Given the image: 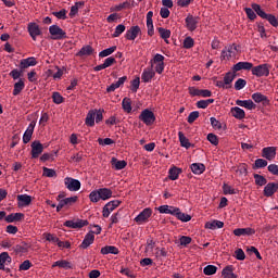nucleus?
Here are the masks:
<instances>
[{"instance_id":"1","label":"nucleus","mask_w":278,"mask_h":278,"mask_svg":"<svg viewBox=\"0 0 278 278\" xmlns=\"http://www.w3.org/2000/svg\"><path fill=\"white\" fill-rule=\"evenodd\" d=\"M245 13L248 17H250V21H255L257 13L260 17H265L266 21L271 24V26H278V20L276 15L267 14V12L262 9L261 4H252V7H245Z\"/></svg>"},{"instance_id":"2","label":"nucleus","mask_w":278,"mask_h":278,"mask_svg":"<svg viewBox=\"0 0 278 278\" xmlns=\"http://www.w3.org/2000/svg\"><path fill=\"white\" fill-rule=\"evenodd\" d=\"M103 117L104 116L102 109H91L90 111H88L85 119V125H87V127H94L96 122L97 125H99V123L103 121Z\"/></svg>"},{"instance_id":"3","label":"nucleus","mask_w":278,"mask_h":278,"mask_svg":"<svg viewBox=\"0 0 278 278\" xmlns=\"http://www.w3.org/2000/svg\"><path fill=\"white\" fill-rule=\"evenodd\" d=\"M153 215V210L151 206H146L144 210L139 212V215H136L135 223H138L139 226L144 225V223H149L150 217Z\"/></svg>"},{"instance_id":"4","label":"nucleus","mask_w":278,"mask_h":278,"mask_svg":"<svg viewBox=\"0 0 278 278\" xmlns=\"http://www.w3.org/2000/svg\"><path fill=\"white\" fill-rule=\"evenodd\" d=\"M252 75H256V78H263V76L270 75V64H252Z\"/></svg>"},{"instance_id":"5","label":"nucleus","mask_w":278,"mask_h":278,"mask_svg":"<svg viewBox=\"0 0 278 278\" xmlns=\"http://www.w3.org/2000/svg\"><path fill=\"white\" fill-rule=\"evenodd\" d=\"M165 56H163V53H155L153 59H151V64L155 65V73L162 74L165 70Z\"/></svg>"},{"instance_id":"6","label":"nucleus","mask_w":278,"mask_h":278,"mask_svg":"<svg viewBox=\"0 0 278 278\" xmlns=\"http://www.w3.org/2000/svg\"><path fill=\"white\" fill-rule=\"evenodd\" d=\"M139 118L141 119V122L144 123V125H154L156 116L154 114V111H151L150 109H144L143 111H141Z\"/></svg>"},{"instance_id":"7","label":"nucleus","mask_w":278,"mask_h":278,"mask_svg":"<svg viewBox=\"0 0 278 278\" xmlns=\"http://www.w3.org/2000/svg\"><path fill=\"white\" fill-rule=\"evenodd\" d=\"M49 31L51 40H63V38H66V31L58 25L50 26Z\"/></svg>"},{"instance_id":"8","label":"nucleus","mask_w":278,"mask_h":278,"mask_svg":"<svg viewBox=\"0 0 278 278\" xmlns=\"http://www.w3.org/2000/svg\"><path fill=\"white\" fill-rule=\"evenodd\" d=\"M122 204V201L114 199L113 201H108V204H104L102 210L103 217H110L111 213L116 210L117 206Z\"/></svg>"},{"instance_id":"9","label":"nucleus","mask_w":278,"mask_h":278,"mask_svg":"<svg viewBox=\"0 0 278 278\" xmlns=\"http://www.w3.org/2000/svg\"><path fill=\"white\" fill-rule=\"evenodd\" d=\"M189 94L207 97V100H213L211 89H197V86H189Z\"/></svg>"},{"instance_id":"10","label":"nucleus","mask_w":278,"mask_h":278,"mask_svg":"<svg viewBox=\"0 0 278 278\" xmlns=\"http://www.w3.org/2000/svg\"><path fill=\"white\" fill-rule=\"evenodd\" d=\"M30 147H31L30 153H31L33 160H37V157H40V155L45 151V146H42L39 140L33 141Z\"/></svg>"},{"instance_id":"11","label":"nucleus","mask_w":278,"mask_h":278,"mask_svg":"<svg viewBox=\"0 0 278 278\" xmlns=\"http://www.w3.org/2000/svg\"><path fill=\"white\" fill-rule=\"evenodd\" d=\"M155 70H153V64H151V67H147L143 70V73L141 74V80H143L144 84H150L152 78L155 76Z\"/></svg>"},{"instance_id":"12","label":"nucleus","mask_w":278,"mask_h":278,"mask_svg":"<svg viewBox=\"0 0 278 278\" xmlns=\"http://www.w3.org/2000/svg\"><path fill=\"white\" fill-rule=\"evenodd\" d=\"M142 34V28L140 26H130V28H127V31L125 34L126 39H137V37Z\"/></svg>"},{"instance_id":"13","label":"nucleus","mask_w":278,"mask_h":278,"mask_svg":"<svg viewBox=\"0 0 278 278\" xmlns=\"http://www.w3.org/2000/svg\"><path fill=\"white\" fill-rule=\"evenodd\" d=\"M262 154H263V157H265V160L268 163V160H275L276 154H277V148L276 147H264L262 149Z\"/></svg>"},{"instance_id":"14","label":"nucleus","mask_w":278,"mask_h":278,"mask_svg":"<svg viewBox=\"0 0 278 278\" xmlns=\"http://www.w3.org/2000/svg\"><path fill=\"white\" fill-rule=\"evenodd\" d=\"M230 112H231V115L235 116V118H245V116H247V113L243 110V106L238 105V100H236V105L232 106Z\"/></svg>"},{"instance_id":"15","label":"nucleus","mask_w":278,"mask_h":278,"mask_svg":"<svg viewBox=\"0 0 278 278\" xmlns=\"http://www.w3.org/2000/svg\"><path fill=\"white\" fill-rule=\"evenodd\" d=\"M112 64H116V59L112 56V53L109 54L108 59H104L102 64H97L94 70L99 73L100 70H106V66H112Z\"/></svg>"},{"instance_id":"16","label":"nucleus","mask_w":278,"mask_h":278,"mask_svg":"<svg viewBox=\"0 0 278 278\" xmlns=\"http://www.w3.org/2000/svg\"><path fill=\"white\" fill-rule=\"evenodd\" d=\"M36 127V122L33 121L29 126L27 127L26 131L23 136V142L24 144H27L31 140V136H34V129Z\"/></svg>"},{"instance_id":"17","label":"nucleus","mask_w":278,"mask_h":278,"mask_svg":"<svg viewBox=\"0 0 278 278\" xmlns=\"http://www.w3.org/2000/svg\"><path fill=\"white\" fill-rule=\"evenodd\" d=\"M278 190V182H265V188H264V195L270 197L274 195L275 192Z\"/></svg>"},{"instance_id":"18","label":"nucleus","mask_w":278,"mask_h":278,"mask_svg":"<svg viewBox=\"0 0 278 278\" xmlns=\"http://www.w3.org/2000/svg\"><path fill=\"white\" fill-rule=\"evenodd\" d=\"M28 34L33 40H36V36H40L42 34V30H40V26L36 23H29L28 24Z\"/></svg>"},{"instance_id":"19","label":"nucleus","mask_w":278,"mask_h":278,"mask_svg":"<svg viewBox=\"0 0 278 278\" xmlns=\"http://www.w3.org/2000/svg\"><path fill=\"white\" fill-rule=\"evenodd\" d=\"M94 242V231H88L87 235H85L83 242L80 243V248L87 249L90 248V244H93Z\"/></svg>"},{"instance_id":"20","label":"nucleus","mask_w":278,"mask_h":278,"mask_svg":"<svg viewBox=\"0 0 278 278\" xmlns=\"http://www.w3.org/2000/svg\"><path fill=\"white\" fill-rule=\"evenodd\" d=\"M37 64H38V61H36V58L30 56V58L21 60L20 68L21 71H25V68H29V66H36Z\"/></svg>"},{"instance_id":"21","label":"nucleus","mask_w":278,"mask_h":278,"mask_svg":"<svg viewBox=\"0 0 278 278\" xmlns=\"http://www.w3.org/2000/svg\"><path fill=\"white\" fill-rule=\"evenodd\" d=\"M199 17H194V15H187L186 17V26L189 28V31H194L198 28Z\"/></svg>"},{"instance_id":"22","label":"nucleus","mask_w":278,"mask_h":278,"mask_svg":"<svg viewBox=\"0 0 278 278\" xmlns=\"http://www.w3.org/2000/svg\"><path fill=\"white\" fill-rule=\"evenodd\" d=\"M153 15H154V12L152 10L147 12V26H148V34L150 37H152L154 34Z\"/></svg>"},{"instance_id":"23","label":"nucleus","mask_w":278,"mask_h":278,"mask_svg":"<svg viewBox=\"0 0 278 278\" xmlns=\"http://www.w3.org/2000/svg\"><path fill=\"white\" fill-rule=\"evenodd\" d=\"M233 51H235L233 46H226L225 48H223L222 55H220L222 62H229Z\"/></svg>"},{"instance_id":"24","label":"nucleus","mask_w":278,"mask_h":278,"mask_svg":"<svg viewBox=\"0 0 278 278\" xmlns=\"http://www.w3.org/2000/svg\"><path fill=\"white\" fill-rule=\"evenodd\" d=\"M233 73H239L240 70H251L253 73V63L252 62H237L233 64Z\"/></svg>"},{"instance_id":"25","label":"nucleus","mask_w":278,"mask_h":278,"mask_svg":"<svg viewBox=\"0 0 278 278\" xmlns=\"http://www.w3.org/2000/svg\"><path fill=\"white\" fill-rule=\"evenodd\" d=\"M252 101L254 102V105H256V102H263V104H268L269 102L267 96L263 94L262 91H254Z\"/></svg>"},{"instance_id":"26","label":"nucleus","mask_w":278,"mask_h":278,"mask_svg":"<svg viewBox=\"0 0 278 278\" xmlns=\"http://www.w3.org/2000/svg\"><path fill=\"white\" fill-rule=\"evenodd\" d=\"M89 226V220L81 219V217H73L71 220V228H84Z\"/></svg>"},{"instance_id":"27","label":"nucleus","mask_w":278,"mask_h":278,"mask_svg":"<svg viewBox=\"0 0 278 278\" xmlns=\"http://www.w3.org/2000/svg\"><path fill=\"white\" fill-rule=\"evenodd\" d=\"M127 80V75H122L118 80H115L114 84H111L106 87V91H115L116 89H119V86H123L125 81Z\"/></svg>"},{"instance_id":"28","label":"nucleus","mask_w":278,"mask_h":278,"mask_svg":"<svg viewBox=\"0 0 278 278\" xmlns=\"http://www.w3.org/2000/svg\"><path fill=\"white\" fill-rule=\"evenodd\" d=\"M159 212L163 215H176V206H170L169 204H162L159 206Z\"/></svg>"},{"instance_id":"29","label":"nucleus","mask_w":278,"mask_h":278,"mask_svg":"<svg viewBox=\"0 0 278 278\" xmlns=\"http://www.w3.org/2000/svg\"><path fill=\"white\" fill-rule=\"evenodd\" d=\"M237 105H241L243 111L244 108H248V111H253L256 108L253 98L252 100H237Z\"/></svg>"},{"instance_id":"30","label":"nucleus","mask_w":278,"mask_h":278,"mask_svg":"<svg viewBox=\"0 0 278 278\" xmlns=\"http://www.w3.org/2000/svg\"><path fill=\"white\" fill-rule=\"evenodd\" d=\"M222 275H223V278H238V275L233 273L232 264H228L227 267H224Z\"/></svg>"},{"instance_id":"31","label":"nucleus","mask_w":278,"mask_h":278,"mask_svg":"<svg viewBox=\"0 0 278 278\" xmlns=\"http://www.w3.org/2000/svg\"><path fill=\"white\" fill-rule=\"evenodd\" d=\"M25 218V214L23 213H11L5 217L8 223H18Z\"/></svg>"},{"instance_id":"32","label":"nucleus","mask_w":278,"mask_h":278,"mask_svg":"<svg viewBox=\"0 0 278 278\" xmlns=\"http://www.w3.org/2000/svg\"><path fill=\"white\" fill-rule=\"evenodd\" d=\"M175 215L178 217V220H182L184 223L191 220V215L186 214V212H181L179 206H175Z\"/></svg>"},{"instance_id":"33","label":"nucleus","mask_w":278,"mask_h":278,"mask_svg":"<svg viewBox=\"0 0 278 278\" xmlns=\"http://www.w3.org/2000/svg\"><path fill=\"white\" fill-rule=\"evenodd\" d=\"M191 170L193 174H204L206 165L204 163H191Z\"/></svg>"},{"instance_id":"34","label":"nucleus","mask_w":278,"mask_h":278,"mask_svg":"<svg viewBox=\"0 0 278 278\" xmlns=\"http://www.w3.org/2000/svg\"><path fill=\"white\" fill-rule=\"evenodd\" d=\"M101 253L103 255H108L109 253L117 255L119 253V249L116 248V245H104L103 248H101Z\"/></svg>"},{"instance_id":"35","label":"nucleus","mask_w":278,"mask_h":278,"mask_svg":"<svg viewBox=\"0 0 278 278\" xmlns=\"http://www.w3.org/2000/svg\"><path fill=\"white\" fill-rule=\"evenodd\" d=\"M8 260H10V254H8V252H2L0 254V270L10 273V268H5V262H8Z\"/></svg>"},{"instance_id":"36","label":"nucleus","mask_w":278,"mask_h":278,"mask_svg":"<svg viewBox=\"0 0 278 278\" xmlns=\"http://www.w3.org/2000/svg\"><path fill=\"white\" fill-rule=\"evenodd\" d=\"M18 205L27 206L31 205V197L27 194L17 195Z\"/></svg>"},{"instance_id":"37","label":"nucleus","mask_w":278,"mask_h":278,"mask_svg":"<svg viewBox=\"0 0 278 278\" xmlns=\"http://www.w3.org/2000/svg\"><path fill=\"white\" fill-rule=\"evenodd\" d=\"M29 243L22 242L21 244H17L13 248V251L18 255V253H27L29 251Z\"/></svg>"},{"instance_id":"38","label":"nucleus","mask_w":278,"mask_h":278,"mask_svg":"<svg viewBox=\"0 0 278 278\" xmlns=\"http://www.w3.org/2000/svg\"><path fill=\"white\" fill-rule=\"evenodd\" d=\"M111 163L113 165V168L116 170H122L123 168H126L127 162L126 161H118L117 157H112Z\"/></svg>"},{"instance_id":"39","label":"nucleus","mask_w":278,"mask_h":278,"mask_svg":"<svg viewBox=\"0 0 278 278\" xmlns=\"http://www.w3.org/2000/svg\"><path fill=\"white\" fill-rule=\"evenodd\" d=\"M182 173V168H178L177 165H173L172 168H169V179L176 180L179 179V174Z\"/></svg>"},{"instance_id":"40","label":"nucleus","mask_w":278,"mask_h":278,"mask_svg":"<svg viewBox=\"0 0 278 278\" xmlns=\"http://www.w3.org/2000/svg\"><path fill=\"white\" fill-rule=\"evenodd\" d=\"M159 34H160V37H162V39L165 40V42H168L172 31H170V28H164L163 26H160Z\"/></svg>"},{"instance_id":"41","label":"nucleus","mask_w":278,"mask_h":278,"mask_svg":"<svg viewBox=\"0 0 278 278\" xmlns=\"http://www.w3.org/2000/svg\"><path fill=\"white\" fill-rule=\"evenodd\" d=\"M24 88H25V81H23V79H20L17 83L14 84L13 96L16 97L21 94Z\"/></svg>"},{"instance_id":"42","label":"nucleus","mask_w":278,"mask_h":278,"mask_svg":"<svg viewBox=\"0 0 278 278\" xmlns=\"http://www.w3.org/2000/svg\"><path fill=\"white\" fill-rule=\"evenodd\" d=\"M89 200L92 201L93 204H97V202L101 200V188L98 190H91L89 193Z\"/></svg>"},{"instance_id":"43","label":"nucleus","mask_w":278,"mask_h":278,"mask_svg":"<svg viewBox=\"0 0 278 278\" xmlns=\"http://www.w3.org/2000/svg\"><path fill=\"white\" fill-rule=\"evenodd\" d=\"M225 226L223 220H208L207 224H205V228L216 229V228H223Z\"/></svg>"},{"instance_id":"44","label":"nucleus","mask_w":278,"mask_h":278,"mask_svg":"<svg viewBox=\"0 0 278 278\" xmlns=\"http://www.w3.org/2000/svg\"><path fill=\"white\" fill-rule=\"evenodd\" d=\"M112 195H113V192L110 188H100V199H102V201L112 199Z\"/></svg>"},{"instance_id":"45","label":"nucleus","mask_w":278,"mask_h":278,"mask_svg":"<svg viewBox=\"0 0 278 278\" xmlns=\"http://www.w3.org/2000/svg\"><path fill=\"white\" fill-rule=\"evenodd\" d=\"M178 136H179V141L181 143V147H185L186 149H190L191 143H190L189 138H187V136H185V132L179 130Z\"/></svg>"},{"instance_id":"46","label":"nucleus","mask_w":278,"mask_h":278,"mask_svg":"<svg viewBox=\"0 0 278 278\" xmlns=\"http://www.w3.org/2000/svg\"><path fill=\"white\" fill-rule=\"evenodd\" d=\"M122 108H123V111H125L126 113H131V111H132L131 99L124 98L123 102H122Z\"/></svg>"},{"instance_id":"47","label":"nucleus","mask_w":278,"mask_h":278,"mask_svg":"<svg viewBox=\"0 0 278 278\" xmlns=\"http://www.w3.org/2000/svg\"><path fill=\"white\" fill-rule=\"evenodd\" d=\"M92 53H94V48H92V46H83L77 55H91Z\"/></svg>"},{"instance_id":"48","label":"nucleus","mask_w":278,"mask_h":278,"mask_svg":"<svg viewBox=\"0 0 278 278\" xmlns=\"http://www.w3.org/2000/svg\"><path fill=\"white\" fill-rule=\"evenodd\" d=\"M217 269L218 267H216L215 264H207L206 267H204L203 273L204 275H215Z\"/></svg>"},{"instance_id":"49","label":"nucleus","mask_w":278,"mask_h":278,"mask_svg":"<svg viewBox=\"0 0 278 278\" xmlns=\"http://www.w3.org/2000/svg\"><path fill=\"white\" fill-rule=\"evenodd\" d=\"M268 165L266 157H264V154H262V157H257L254 163V168H265V166Z\"/></svg>"},{"instance_id":"50","label":"nucleus","mask_w":278,"mask_h":278,"mask_svg":"<svg viewBox=\"0 0 278 278\" xmlns=\"http://www.w3.org/2000/svg\"><path fill=\"white\" fill-rule=\"evenodd\" d=\"M116 50V46H112L111 48H104L103 51H100L99 55L100 58L104 59V58H109V55L111 53H114Z\"/></svg>"},{"instance_id":"51","label":"nucleus","mask_w":278,"mask_h":278,"mask_svg":"<svg viewBox=\"0 0 278 278\" xmlns=\"http://www.w3.org/2000/svg\"><path fill=\"white\" fill-rule=\"evenodd\" d=\"M254 180L255 185H258L260 187H263L265 185L266 187V177H263V174H254Z\"/></svg>"},{"instance_id":"52","label":"nucleus","mask_w":278,"mask_h":278,"mask_svg":"<svg viewBox=\"0 0 278 278\" xmlns=\"http://www.w3.org/2000/svg\"><path fill=\"white\" fill-rule=\"evenodd\" d=\"M235 78H236V75L233 73H226V75H224L225 87L230 86L235 80Z\"/></svg>"},{"instance_id":"53","label":"nucleus","mask_w":278,"mask_h":278,"mask_svg":"<svg viewBox=\"0 0 278 278\" xmlns=\"http://www.w3.org/2000/svg\"><path fill=\"white\" fill-rule=\"evenodd\" d=\"M223 191L225 192V195H233L235 192H237L236 188H232L231 185L227 184L223 185Z\"/></svg>"},{"instance_id":"54","label":"nucleus","mask_w":278,"mask_h":278,"mask_svg":"<svg viewBox=\"0 0 278 278\" xmlns=\"http://www.w3.org/2000/svg\"><path fill=\"white\" fill-rule=\"evenodd\" d=\"M81 189V182L79 179H74L73 177L71 178V190L72 191H77Z\"/></svg>"},{"instance_id":"55","label":"nucleus","mask_w":278,"mask_h":278,"mask_svg":"<svg viewBox=\"0 0 278 278\" xmlns=\"http://www.w3.org/2000/svg\"><path fill=\"white\" fill-rule=\"evenodd\" d=\"M237 174H239L240 176H247V174H248L247 163H240V165H238Z\"/></svg>"},{"instance_id":"56","label":"nucleus","mask_w":278,"mask_h":278,"mask_svg":"<svg viewBox=\"0 0 278 278\" xmlns=\"http://www.w3.org/2000/svg\"><path fill=\"white\" fill-rule=\"evenodd\" d=\"M55 266H59V268H71V263L68 261H56L53 263L52 268H55Z\"/></svg>"},{"instance_id":"57","label":"nucleus","mask_w":278,"mask_h":278,"mask_svg":"<svg viewBox=\"0 0 278 278\" xmlns=\"http://www.w3.org/2000/svg\"><path fill=\"white\" fill-rule=\"evenodd\" d=\"M126 31L125 24H118V26L115 27V31H113V37H121V34Z\"/></svg>"},{"instance_id":"58","label":"nucleus","mask_w":278,"mask_h":278,"mask_svg":"<svg viewBox=\"0 0 278 278\" xmlns=\"http://www.w3.org/2000/svg\"><path fill=\"white\" fill-rule=\"evenodd\" d=\"M110 228H112V226H114V223H119L121 220V212H113V215H111L110 217Z\"/></svg>"},{"instance_id":"59","label":"nucleus","mask_w":278,"mask_h":278,"mask_svg":"<svg viewBox=\"0 0 278 278\" xmlns=\"http://www.w3.org/2000/svg\"><path fill=\"white\" fill-rule=\"evenodd\" d=\"M235 255H236V258L239 260V262H244V258H247V254L244 253L242 248H237Z\"/></svg>"},{"instance_id":"60","label":"nucleus","mask_w":278,"mask_h":278,"mask_svg":"<svg viewBox=\"0 0 278 278\" xmlns=\"http://www.w3.org/2000/svg\"><path fill=\"white\" fill-rule=\"evenodd\" d=\"M138 89H140V78L139 77L130 80V90L138 91Z\"/></svg>"},{"instance_id":"61","label":"nucleus","mask_w":278,"mask_h":278,"mask_svg":"<svg viewBox=\"0 0 278 278\" xmlns=\"http://www.w3.org/2000/svg\"><path fill=\"white\" fill-rule=\"evenodd\" d=\"M207 141L213 143L214 147H218V136H216L215 132H208Z\"/></svg>"},{"instance_id":"62","label":"nucleus","mask_w":278,"mask_h":278,"mask_svg":"<svg viewBox=\"0 0 278 278\" xmlns=\"http://www.w3.org/2000/svg\"><path fill=\"white\" fill-rule=\"evenodd\" d=\"M66 10L62 9L61 11L58 12H52L53 16H55L56 18L61 20V21H66Z\"/></svg>"},{"instance_id":"63","label":"nucleus","mask_w":278,"mask_h":278,"mask_svg":"<svg viewBox=\"0 0 278 278\" xmlns=\"http://www.w3.org/2000/svg\"><path fill=\"white\" fill-rule=\"evenodd\" d=\"M244 86H247L245 78H238L235 84V89L241 90L244 89Z\"/></svg>"},{"instance_id":"64","label":"nucleus","mask_w":278,"mask_h":278,"mask_svg":"<svg viewBox=\"0 0 278 278\" xmlns=\"http://www.w3.org/2000/svg\"><path fill=\"white\" fill-rule=\"evenodd\" d=\"M43 177H58V173L55 169L43 167Z\"/></svg>"}]
</instances>
